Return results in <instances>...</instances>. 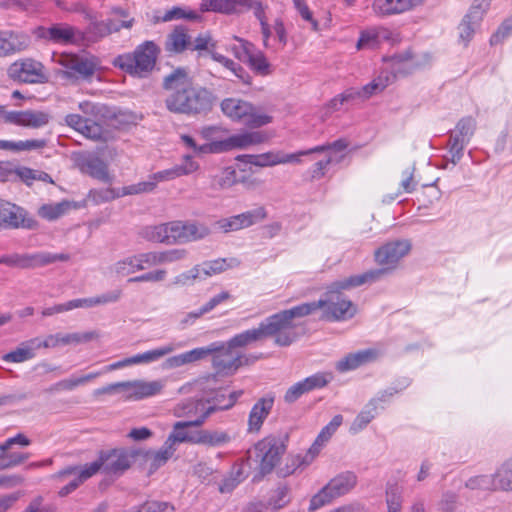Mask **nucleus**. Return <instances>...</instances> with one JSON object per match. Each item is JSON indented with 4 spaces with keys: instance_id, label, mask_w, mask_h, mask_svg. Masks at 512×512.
Segmentation results:
<instances>
[{
    "instance_id": "0eeeda50",
    "label": "nucleus",
    "mask_w": 512,
    "mask_h": 512,
    "mask_svg": "<svg viewBox=\"0 0 512 512\" xmlns=\"http://www.w3.org/2000/svg\"><path fill=\"white\" fill-rule=\"evenodd\" d=\"M141 450L111 449L101 450L98 459L87 464L86 476H93L100 470L107 475H121L128 470Z\"/></svg>"
},
{
    "instance_id": "c03bdc74",
    "label": "nucleus",
    "mask_w": 512,
    "mask_h": 512,
    "mask_svg": "<svg viewBox=\"0 0 512 512\" xmlns=\"http://www.w3.org/2000/svg\"><path fill=\"white\" fill-rule=\"evenodd\" d=\"M37 347L32 344V339L22 342L15 350L5 354L3 360L6 362L21 363L34 358Z\"/></svg>"
},
{
    "instance_id": "ea45409f",
    "label": "nucleus",
    "mask_w": 512,
    "mask_h": 512,
    "mask_svg": "<svg viewBox=\"0 0 512 512\" xmlns=\"http://www.w3.org/2000/svg\"><path fill=\"white\" fill-rule=\"evenodd\" d=\"M343 417L341 415H335L332 420L327 424L317 436L315 442L309 449V454H312L311 459L319 453L320 447L327 442L331 436L336 432L338 427L342 424Z\"/></svg>"
},
{
    "instance_id": "423d86ee",
    "label": "nucleus",
    "mask_w": 512,
    "mask_h": 512,
    "mask_svg": "<svg viewBox=\"0 0 512 512\" xmlns=\"http://www.w3.org/2000/svg\"><path fill=\"white\" fill-rule=\"evenodd\" d=\"M288 439V434L269 435L258 441L253 449L248 451L258 464L259 478L270 474L280 462L286 453Z\"/></svg>"
},
{
    "instance_id": "f704fd0d",
    "label": "nucleus",
    "mask_w": 512,
    "mask_h": 512,
    "mask_svg": "<svg viewBox=\"0 0 512 512\" xmlns=\"http://www.w3.org/2000/svg\"><path fill=\"white\" fill-rule=\"evenodd\" d=\"M389 31L384 28H374L362 31L357 41V50L375 49L379 46L381 39L388 38Z\"/></svg>"
},
{
    "instance_id": "052dcab7",
    "label": "nucleus",
    "mask_w": 512,
    "mask_h": 512,
    "mask_svg": "<svg viewBox=\"0 0 512 512\" xmlns=\"http://www.w3.org/2000/svg\"><path fill=\"white\" fill-rule=\"evenodd\" d=\"M480 22L481 21H475V18H473V17H469V12L464 16L458 29H459V38L464 43L465 46L472 39L474 32Z\"/></svg>"
},
{
    "instance_id": "4468645a",
    "label": "nucleus",
    "mask_w": 512,
    "mask_h": 512,
    "mask_svg": "<svg viewBox=\"0 0 512 512\" xmlns=\"http://www.w3.org/2000/svg\"><path fill=\"white\" fill-rule=\"evenodd\" d=\"M184 160V165L154 173L148 176L146 181L124 188L123 192H150L157 187L159 182L169 181L178 176L189 174L198 168V165L192 160L191 156H185Z\"/></svg>"
},
{
    "instance_id": "473e14b6",
    "label": "nucleus",
    "mask_w": 512,
    "mask_h": 512,
    "mask_svg": "<svg viewBox=\"0 0 512 512\" xmlns=\"http://www.w3.org/2000/svg\"><path fill=\"white\" fill-rule=\"evenodd\" d=\"M228 396L225 393V389L220 388L214 392V395L208 397L206 400V410L204 414H201L198 418L194 419L193 424L202 425L205 420L215 411L218 410H228L229 408H224L222 406L227 405Z\"/></svg>"
},
{
    "instance_id": "58836bf2",
    "label": "nucleus",
    "mask_w": 512,
    "mask_h": 512,
    "mask_svg": "<svg viewBox=\"0 0 512 512\" xmlns=\"http://www.w3.org/2000/svg\"><path fill=\"white\" fill-rule=\"evenodd\" d=\"M194 420L179 421L173 426V432L168 436L167 440L175 447L176 443H194L197 439L196 432L189 433L186 431L188 427H198L199 425L193 424Z\"/></svg>"
},
{
    "instance_id": "cd10ccee",
    "label": "nucleus",
    "mask_w": 512,
    "mask_h": 512,
    "mask_svg": "<svg viewBox=\"0 0 512 512\" xmlns=\"http://www.w3.org/2000/svg\"><path fill=\"white\" fill-rule=\"evenodd\" d=\"M151 256V252L140 253L131 257H127L115 264V272L119 275H129L136 271H142L147 268L153 267V264L148 262L147 257Z\"/></svg>"
},
{
    "instance_id": "de8ad7c7",
    "label": "nucleus",
    "mask_w": 512,
    "mask_h": 512,
    "mask_svg": "<svg viewBox=\"0 0 512 512\" xmlns=\"http://www.w3.org/2000/svg\"><path fill=\"white\" fill-rule=\"evenodd\" d=\"M246 62L250 66V68L258 75L266 76L271 73V64L268 62L265 54L254 48L252 49L249 57Z\"/></svg>"
},
{
    "instance_id": "aec40b11",
    "label": "nucleus",
    "mask_w": 512,
    "mask_h": 512,
    "mask_svg": "<svg viewBox=\"0 0 512 512\" xmlns=\"http://www.w3.org/2000/svg\"><path fill=\"white\" fill-rule=\"evenodd\" d=\"M267 140V135L261 131H245L235 134L229 138L216 141L211 144V150L215 152H225L232 149H245L250 146L259 145Z\"/></svg>"
},
{
    "instance_id": "c756f323",
    "label": "nucleus",
    "mask_w": 512,
    "mask_h": 512,
    "mask_svg": "<svg viewBox=\"0 0 512 512\" xmlns=\"http://www.w3.org/2000/svg\"><path fill=\"white\" fill-rule=\"evenodd\" d=\"M214 350H216L215 347H198L190 351L168 358L166 360V365L169 368H177L186 364L194 363L196 361L205 359L206 357L210 356L211 352Z\"/></svg>"
},
{
    "instance_id": "5701e85b",
    "label": "nucleus",
    "mask_w": 512,
    "mask_h": 512,
    "mask_svg": "<svg viewBox=\"0 0 512 512\" xmlns=\"http://www.w3.org/2000/svg\"><path fill=\"white\" fill-rule=\"evenodd\" d=\"M30 37L24 33L0 30V58L9 57L26 50Z\"/></svg>"
},
{
    "instance_id": "f257e3e1",
    "label": "nucleus",
    "mask_w": 512,
    "mask_h": 512,
    "mask_svg": "<svg viewBox=\"0 0 512 512\" xmlns=\"http://www.w3.org/2000/svg\"><path fill=\"white\" fill-rule=\"evenodd\" d=\"M162 87L167 92L165 107L175 114L186 116L207 115L217 100L208 88L196 85L184 68H176L166 75Z\"/></svg>"
},
{
    "instance_id": "bf43d9fd",
    "label": "nucleus",
    "mask_w": 512,
    "mask_h": 512,
    "mask_svg": "<svg viewBox=\"0 0 512 512\" xmlns=\"http://www.w3.org/2000/svg\"><path fill=\"white\" fill-rule=\"evenodd\" d=\"M187 243L208 237L212 230L205 224L195 221L186 222Z\"/></svg>"
},
{
    "instance_id": "c85d7f7f",
    "label": "nucleus",
    "mask_w": 512,
    "mask_h": 512,
    "mask_svg": "<svg viewBox=\"0 0 512 512\" xmlns=\"http://www.w3.org/2000/svg\"><path fill=\"white\" fill-rule=\"evenodd\" d=\"M357 476L354 472L346 471L332 478L325 486L329 490L331 496L335 498L348 493L355 487Z\"/></svg>"
},
{
    "instance_id": "393cba45",
    "label": "nucleus",
    "mask_w": 512,
    "mask_h": 512,
    "mask_svg": "<svg viewBox=\"0 0 512 512\" xmlns=\"http://www.w3.org/2000/svg\"><path fill=\"white\" fill-rule=\"evenodd\" d=\"M274 404V396L260 398L252 407L248 418V431L259 432L264 420L270 414Z\"/></svg>"
},
{
    "instance_id": "dca6fc26",
    "label": "nucleus",
    "mask_w": 512,
    "mask_h": 512,
    "mask_svg": "<svg viewBox=\"0 0 512 512\" xmlns=\"http://www.w3.org/2000/svg\"><path fill=\"white\" fill-rule=\"evenodd\" d=\"M301 151L297 153H285L283 151H268L266 153L252 155H238L236 160L244 164L254 165L257 167H272L279 164L300 163Z\"/></svg>"
},
{
    "instance_id": "412c9836",
    "label": "nucleus",
    "mask_w": 512,
    "mask_h": 512,
    "mask_svg": "<svg viewBox=\"0 0 512 512\" xmlns=\"http://www.w3.org/2000/svg\"><path fill=\"white\" fill-rule=\"evenodd\" d=\"M330 379L325 373H316L293 384L288 388L284 395V401L288 404L296 402L302 395L314 390L325 387Z\"/></svg>"
},
{
    "instance_id": "774afa93",
    "label": "nucleus",
    "mask_w": 512,
    "mask_h": 512,
    "mask_svg": "<svg viewBox=\"0 0 512 512\" xmlns=\"http://www.w3.org/2000/svg\"><path fill=\"white\" fill-rule=\"evenodd\" d=\"M135 512H175V508L169 502L146 501Z\"/></svg>"
},
{
    "instance_id": "a19ab883",
    "label": "nucleus",
    "mask_w": 512,
    "mask_h": 512,
    "mask_svg": "<svg viewBox=\"0 0 512 512\" xmlns=\"http://www.w3.org/2000/svg\"><path fill=\"white\" fill-rule=\"evenodd\" d=\"M241 0H202L200 3L201 12H217L232 14L238 11Z\"/></svg>"
},
{
    "instance_id": "603ef678",
    "label": "nucleus",
    "mask_w": 512,
    "mask_h": 512,
    "mask_svg": "<svg viewBox=\"0 0 512 512\" xmlns=\"http://www.w3.org/2000/svg\"><path fill=\"white\" fill-rule=\"evenodd\" d=\"M21 212L23 210L15 204L0 200V218L9 226L18 228Z\"/></svg>"
},
{
    "instance_id": "0e129e2a",
    "label": "nucleus",
    "mask_w": 512,
    "mask_h": 512,
    "mask_svg": "<svg viewBox=\"0 0 512 512\" xmlns=\"http://www.w3.org/2000/svg\"><path fill=\"white\" fill-rule=\"evenodd\" d=\"M311 456L312 454L308 453L302 460H300L299 456L287 458L285 466L278 469V476L287 477L294 473V471L301 465H308L313 460L311 459Z\"/></svg>"
},
{
    "instance_id": "4d7b16f0",
    "label": "nucleus",
    "mask_w": 512,
    "mask_h": 512,
    "mask_svg": "<svg viewBox=\"0 0 512 512\" xmlns=\"http://www.w3.org/2000/svg\"><path fill=\"white\" fill-rule=\"evenodd\" d=\"M499 488L512 491V457L507 459L494 474Z\"/></svg>"
},
{
    "instance_id": "4c0bfd02",
    "label": "nucleus",
    "mask_w": 512,
    "mask_h": 512,
    "mask_svg": "<svg viewBox=\"0 0 512 512\" xmlns=\"http://www.w3.org/2000/svg\"><path fill=\"white\" fill-rule=\"evenodd\" d=\"M186 19L190 21H200L201 15L191 9L174 6L171 9L167 10L162 16H154L153 22H170L174 20Z\"/></svg>"
},
{
    "instance_id": "f3484780",
    "label": "nucleus",
    "mask_w": 512,
    "mask_h": 512,
    "mask_svg": "<svg viewBox=\"0 0 512 512\" xmlns=\"http://www.w3.org/2000/svg\"><path fill=\"white\" fill-rule=\"evenodd\" d=\"M7 75L10 79L23 83H40L45 78L42 63L31 58L13 62L7 69Z\"/></svg>"
},
{
    "instance_id": "e433bc0d",
    "label": "nucleus",
    "mask_w": 512,
    "mask_h": 512,
    "mask_svg": "<svg viewBox=\"0 0 512 512\" xmlns=\"http://www.w3.org/2000/svg\"><path fill=\"white\" fill-rule=\"evenodd\" d=\"M188 252L183 248H174L165 251H152L151 256L147 257L148 262L153 266L174 263L186 258Z\"/></svg>"
},
{
    "instance_id": "b1692460",
    "label": "nucleus",
    "mask_w": 512,
    "mask_h": 512,
    "mask_svg": "<svg viewBox=\"0 0 512 512\" xmlns=\"http://www.w3.org/2000/svg\"><path fill=\"white\" fill-rule=\"evenodd\" d=\"M378 356L379 352L374 348L349 353L336 363L335 368L338 372H347L376 361Z\"/></svg>"
},
{
    "instance_id": "37998d69",
    "label": "nucleus",
    "mask_w": 512,
    "mask_h": 512,
    "mask_svg": "<svg viewBox=\"0 0 512 512\" xmlns=\"http://www.w3.org/2000/svg\"><path fill=\"white\" fill-rule=\"evenodd\" d=\"M231 295L227 291H223L218 295L212 297L205 305H203L198 311L187 313L181 320V324L187 325L193 323L195 320L203 316L204 314L212 311L217 305L225 300L230 299Z\"/></svg>"
},
{
    "instance_id": "2f4dec72",
    "label": "nucleus",
    "mask_w": 512,
    "mask_h": 512,
    "mask_svg": "<svg viewBox=\"0 0 512 512\" xmlns=\"http://www.w3.org/2000/svg\"><path fill=\"white\" fill-rule=\"evenodd\" d=\"M176 448L166 439L163 446L158 451H141V454L147 461H150V471H155L163 466L175 453Z\"/></svg>"
},
{
    "instance_id": "6e6d98bb",
    "label": "nucleus",
    "mask_w": 512,
    "mask_h": 512,
    "mask_svg": "<svg viewBox=\"0 0 512 512\" xmlns=\"http://www.w3.org/2000/svg\"><path fill=\"white\" fill-rule=\"evenodd\" d=\"M16 177L20 178L28 186H30L33 181L53 183V180L48 173L27 167H20L16 169Z\"/></svg>"
},
{
    "instance_id": "20e7f679",
    "label": "nucleus",
    "mask_w": 512,
    "mask_h": 512,
    "mask_svg": "<svg viewBox=\"0 0 512 512\" xmlns=\"http://www.w3.org/2000/svg\"><path fill=\"white\" fill-rule=\"evenodd\" d=\"M159 52L153 41H145L132 53L117 56L113 64L133 77L145 78L153 71Z\"/></svg>"
},
{
    "instance_id": "f03ea898",
    "label": "nucleus",
    "mask_w": 512,
    "mask_h": 512,
    "mask_svg": "<svg viewBox=\"0 0 512 512\" xmlns=\"http://www.w3.org/2000/svg\"><path fill=\"white\" fill-rule=\"evenodd\" d=\"M411 250V244L407 240H396L388 242L379 247L375 253L374 258L381 268L372 269L359 275H352L348 278L342 279L337 283L336 287L342 289H351L359 287L366 283H374L382 279L384 276L391 273L397 266L398 262L406 256Z\"/></svg>"
},
{
    "instance_id": "1a4fd4ad",
    "label": "nucleus",
    "mask_w": 512,
    "mask_h": 512,
    "mask_svg": "<svg viewBox=\"0 0 512 512\" xmlns=\"http://www.w3.org/2000/svg\"><path fill=\"white\" fill-rule=\"evenodd\" d=\"M52 61L63 68L57 74L71 81L90 79L98 68L95 57L73 53L53 54Z\"/></svg>"
},
{
    "instance_id": "9b49d317",
    "label": "nucleus",
    "mask_w": 512,
    "mask_h": 512,
    "mask_svg": "<svg viewBox=\"0 0 512 512\" xmlns=\"http://www.w3.org/2000/svg\"><path fill=\"white\" fill-rule=\"evenodd\" d=\"M121 194H88L82 201L63 200L59 203L43 204L38 208V215L48 221H55L71 210L86 207L89 202L97 205L102 202H109Z\"/></svg>"
},
{
    "instance_id": "79ce46f5",
    "label": "nucleus",
    "mask_w": 512,
    "mask_h": 512,
    "mask_svg": "<svg viewBox=\"0 0 512 512\" xmlns=\"http://www.w3.org/2000/svg\"><path fill=\"white\" fill-rule=\"evenodd\" d=\"M140 235L147 241L171 245L168 222L144 227Z\"/></svg>"
},
{
    "instance_id": "f8f14e48",
    "label": "nucleus",
    "mask_w": 512,
    "mask_h": 512,
    "mask_svg": "<svg viewBox=\"0 0 512 512\" xmlns=\"http://www.w3.org/2000/svg\"><path fill=\"white\" fill-rule=\"evenodd\" d=\"M33 35L39 40L59 45H78L84 40V34L67 23L38 26L33 30Z\"/></svg>"
},
{
    "instance_id": "338daca9",
    "label": "nucleus",
    "mask_w": 512,
    "mask_h": 512,
    "mask_svg": "<svg viewBox=\"0 0 512 512\" xmlns=\"http://www.w3.org/2000/svg\"><path fill=\"white\" fill-rule=\"evenodd\" d=\"M171 351H172L171 347H164V348H160V349L147 351L145 353L132 356L131 362H132V364L153 362V361H156V360L160 359L161 357L165 356L166 354L170 353Z\"/></svg>"
},
{
    "instance_id": "a211bd4d",
    "label": "nucleus",
    "mask_w": 512,
    "mask_h": 512,
    "mask_svg": "<svg viewBox=\"0 0 512 512\" xmlns=\"http://www.w3.org/2000/svg\"><path fill=\"white\" fill-rule=\"evenodd\" d=\"M68 253L37 252L33 254H12V268L34 269L55 262H67L70 260Z\"/></svg>"
},
{
    "instance_id": "7ed1b4c3",
    "label": "nucleus",
    "mask_w": 512,
    "mask_h": 512,
    "mask_svg": "<svg viewBox=\"0 0 512 512\" xmlns=\"http://www.w3.org/2000/svg\"><path fill=\"white\" fill-rule=\"evenodd\" d=\"M321 305H323L322 302L302 303L267 317L259 324L263 337H273L275 344L278 346L291 345L298 336L295 332L296 325L293 320L312 314Z\"/></svg>"
},
{
    "instance_id": "3c124183",
    "label": "nucleus",
    "mask_w": 512,
    "mask_h": 512,
    "mask_svg": "<svg viewBox=\"0 0 512 512\" xmlns=\"http://www.w3.org/2000/svg\"><path fill=\"white\" fill-rule=\"evenodd\" d=\"M469 141L460 136L455 130L450 132L448 147L450 154V161L456 165L463 157L464 148Z\"/></svg>"
},
{
    "instance_id": "6ab92c4d",
    "label": "nucleus",
    "mask_w": 512,
    "mask_h": 512,
    "mask_svg": "<svg viewBox=\"0 0 512 512\" xmlns=\"http://www.w3.org/2000/svg\"><path fill=\"white\" fill-rule=\"evenodd\" d=\"M266 217L267 213L265 208L257 207L256 209L246 211L238 215L220 219L214 223V226L224 233H229L257 224L263 221Z\"/></svg>"
},
{
    "instance_id": "49530a36",
    "label": "nucleus",
    "mask_w": 512,
    "mask_h": 512,
    "mask_svg": "<svg viewBox=\"0 0 512 512\" xmlns=\"http://www.w3.org/2000/svg\"><path fill=\"white\" fill-rule=\"evenodd\" d=\"M211 58L223 65L226 69L230 70L236 77H238L243 83H250V76L246 73L244 68L232 59L214 51H209Z\"/></svg>"
},
{
    "instance_id": "c9c22d12",
    "label": "nucleus",
    "mask_w": 512,
    "mask_h": 512,
    "mask_svg": "<svg viewBox=\"0 0 512 512\" xmlns=\"http://www.w3.org/2000/svg\"><path fill=\"white\" fill-rule=\"evenodd\" d=\"M125 384H129L128 390H132L131 397H134L135 399L154 396L163 388V384L160 381H127Z\"/></svg>"
},
{
    "instance_id": "6e6552de",
    "label": "nucleus",
    "mask_w": 512,
    "mask_h": 512,
    "mask_svg": "<svg viewBox=\"0 0 512 512\" xmlns=\"http://www.w3.org/2000/svg\"><path fill=\"white\" fill-rule=\"evenodd\" d=\"M220 106L225 116L252 129L263 127L273 120L272 116L242 99L226 98Z\"/></svg>"
},
{
    "instance_id": "680f3d73",
    "label": "nucleus",
    "mask_w": 512,
    "mask_h": 512,
    "mask_svg": "<svg viewBox=\"0 0 512 512\" xmlns=\"http://www.w3.org/2000/svg\"><path fill=\"white\" fill-rule=\"evenodd\" d=\"M171 245L187 243L186 222H168Z\"/></svg>"
},
{
    "instance_id": "9d476101",
    "label": "nucleus",
    "mask_w": 512,
    "mask_h": 512,
    "mask_svg": "<svg viewBox=\"0 0 512 512\" xmlns=\"http://www.w3.org/2000/svg\"><path fill=\"white\" fill-rule=\"evenodd\" d=\"M212 347L216 348L210 355L212 356V366L217 373H233L239 367L250 365L258 359L257 356H245L235 352L228 342H213L206 346V348Z\"/></svg>"
},
{
    "instance_id": "69168bd1",
    "label": "nucleus",
    "mask_w": 512,
    "mask_h": 512,
    "mask_svg": "<svg viewBox=\"0 0 512 512\" xmlns=\"http://www.w3.org/2000/svg\"><path fill=\"white\" fill-rule=\"evenodd\" d=\"M229 267H231V265L227 263V259L225 258L206 261L200 266V274L203 273L205 277L212 276L225 271Z\"/></svg>"
},
{
    "instance_id": "7c9ffc66",
    "label": "nucleus",
    "mask_w": 512,
    "mask_h": 512,
    "mask_svg": "<svg viewBox=\"0 0 512 512\" xmlns=\"http://www.w3.org/2000/svg\"><path fill=\"white\" fill-rule=\"evenodd\" d=\"M413 6V0H374L372 9L379 16H387L403 13Z\"/></svg>"
},
{
    "instance_id": "8fccbe9b",
    "label": "nucleus",
    "mask_w": 512,
    "mask_h": 512,
    "mask_svg": "<svg viewBox=\"0 0 512 512\" xmlns=\"http://www.w3.org/2000/svg\"><path fill=\"white\" fill-rule=\"evenodd\" d=\"M262 339H264L263 332L259 325L258 328L246 330L240 334L235 335L228 341V343L235 349L239 347H245L253 342L260 341Z\"/></svg>"
},
{
    "instance_id": "bb28decb",
    "label": "nucleus",
    "mask_w": 512,
    "mask_h": 512,
    "mask_svg": "<svg viewBox=\"0 0 512 512\" xmlns=\"http://www.w3.org/2000/svg\"><path fill=\"white\" fill-rule=\"evenodd\" d=\"M87 464L84 468H80L79 466H69L61 471H59L55 477L59 479H65L68 476H74V478L68 482L65 486H63L58 494L61 497H65L76 490L80 484H82L85 480L90 478L91 476H86Z\"/></svg>"
},
{
    "instance_id": "ddd939ff",
    "label": "nucleus",
    "mask_w": 512,
    "mask_h": 512,
    "mask_svg": "<svg viewBox=\"0 0 512 512\" xmlns=\"http://www.w3.org/2000/svg\"><path fill=\"white\" fill-rule=\"evenodd\" d=\"M341 281L342 280L333 282L326 293V298L317 301L323 303L318 309H324V317L330 320L352 318L356 313V308L353 303L341 297L340 291L343 289L336 287V284Z\"/></svg>"
},
{
    "instance_id": "a18cd8bd",
    "label": "nucleus",
    "mask_w": 512,
    "mask_h": 512,
    "mask_svg": "<svg viewBox=\"0 0 512 512\" xmlns=\"http://www.w3.org/2000/svg\"><path fill=\"white\" fill-rule=\"evenodd\" d=\"M197 439L195 444H204L208 446H220L231 440L230 435L224 431L218 430H200L196 432Z\"/></svg>"
},
{
    "instance_id": "2eb2a0df",
    "label": "nucleus",
    "mask_w": 512,
    "mask_h": 512,
    "mask_svg": "<svg viewBox=\"0 0 512 512\" xmlns=\"http://www.w3.org/2000/svg\"><path fill=\"white\" fill-rule=\"evenodd\" d=\"M390 61L393 72H381L376 79L364 86V92H368L370 96L381 92L395 79L396 73H407L414 65L410 52L395 54Z\"/></svg>"
},
{
    "instance_id": "09e8293b",
    "label": "nucleus",
    "mask_w": 512,
    "mask_h": 512,
    "mask_svg": "<svg viewBox=\"0 0 512 512\" xmlns=\"http://www.w3.org/2000/svg\"><path fill=\"white\" fill-rule=\"evenodd\" d=\"M205 410L206 402L203 399H189L175 407V415L178 417H190L195 415L197 416L196 418H198L201 414H204Z\"/></svg>"
},
{
    "instance_id": "72a5a7b5",
    "label": "nucleus",
    "mask_w": 512,
    "mask_h": 512,
    "mask_svg": "<svg viewBox=\"0 0 512 512\" xmlns=\"http://www.w3.org/2000/svg\"><path fill=\"white\" fill-rule=\"evenodd\" d=\"M190 44V36L183 26H176L168 35L165 49L172 53H182Z\"/></svg>"
},
{
    "instance_id": "4be33fe9",
    "label": "nucleus",
    "mask_w": 512,
    "mask_h": 512,
    "mask_svg": "<svg viewBox=\"0 0 512 512\" xmlns=\"http://www.w3.org/2000/svg\"><path fill=\"white\" fill-rule=\"evenodd\" d=\"M4 120L6 123L37 129L49 123L50 115L36 110L9 111L4 114Z\"/></svg>"
},
{
    "instance_id": "5fc2aeb1",
    "label": "nucleus",
    "mask_w": 512,
    "mask_h": 512,
    "mask_svg": "<svg viewBox=\"0 0 512 512\" xmlns=\"http://www.w3.org/2000/svg\"><path fill=\"white\" fill-rule=\"evenodd\" d=\"M376 409V400L371 399L366 407L357 415L351 429L354 432L363 430L374 419Z\"/></svg>"
},
{
    "instance_id": "39448f33",
    "label": "nucleus",
    "mask_w": 512,
    "mask_h": 512,
    "mask_svg": "<svg viewBox=\"0 0 512 512\" xmlns=\"http://www.w3.org/2000/svg\"><path fill=\"white\" fill-rule=\"evenodd\" d=\"M79 109L84 116L68 114L65 117L66 124L88 139L105 141L107 133L97 121L100 117L105 116L106 106L83 101L79 103Z\"/></svg>"
},
{
    "instance_id": "13d9d810",
    "label": "nucleus",
    "mask_w": 512,
    "mask_h": 512,
    "mask_svg": "<svg viewBox=\"0 0 512 512\" xmlns=\"http://www.w3.org/2000/svg\"><path fill=\"white\" fill-rule=\"evenodd\" d=\"M290 502V488L286 484H280L271 494L268 506L274 510L283 508Z\"/></svg>"
},
{
    "instance_id": "e2e57ef3",
    "label": "nucleus",
    "mask_w": 512,
    "mask_h": 512,
    "mask_svg": "<svg viewBox=\"0 0 512 512\" xmlns=\"http://www.w3.org/2000/svg\"><path fill=\"white\" fill-rule=\"evenodd\" d=\"M30 457L29 453L12 452L0 454V471L16 467Z\"/></svg>"
},
{
    "instance_id": "864d4df0",
    "label": "nucleus",
    "mask_w": 512,
    "mask_h": 512,
    "mask_svg": "<svg viewBox=\"0 0 512 512\" xmlns=\"http://www.w3.org/2000/svg\"><path fill=\"white\" fill-rule=\"evenodd\" d=\"M349 141L345 138L337 139L334 142L326 143L323 145H319L313 147L311 149L301 151L302 156L308 155L311 153H321V152H332L334 154H346V150L349 147Z\"/></svg>"
},
{
    "instance_id": "a878e982",
    "label": "nucleus",
    "mask_w": 512,
    "mask_h": 512,
    "mask_svg": "<svg viewBox=\"0 0 512 512\" xmlns=\"http://www.w3.org/2000/svg\"><path fill=\"white\" fill-rule=\"evenodd\" d=\"M79 165L82 172L90 175L91 177L104 183L111 182L112 177L109 174L108 166L101 158L90 155L84 157L80 161Z\"/></svg>"
}]
</instances>
